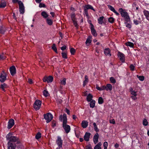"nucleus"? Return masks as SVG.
<instances>
[{
	"mask_svg": "<svg viewBox=\"0 0 149 149\" xmlns=\"http://www.w3.org/2000/svg\"><path fill=\"white\" fill-rule=\"evenodd\" d=\"M118 11L120 13L121 17L123 18V19H121V20H122L123 19L125 21L129 22H131L129 15L125 9L120 8L118 9Z\"/></svg>",
	"mask_w": 149,
	"mask_h": 149,
	"instance_id": "f257e3e1",
	"label": "nucleus"
},
{
	"mask_svg": "<svg viewBox=\"0 0 149 149\" xmlns=\"http://www.w3.org/2000/svg\"><path fill=\"white\" fill-rule=\"evenodd\" d=\"M6 139L9 140L8 142H17V143H19V141H18L19 138L18 137L12 135L10 133H9L6 136Z\"/></svg>",
	"mask_w": 149,
	"mask_h": 149,
	"instance_id": "f03ea898",
	"label": "nucleus"
},
{
	"mask_svg": "<svg viewBox=\"0 0 149 149\" xmlns=\"http://www.w3.org/2000/svg\"><path fill=\"white\" fill-rule=\"evenodd\" d=\"M67 119L65 117V118L63 120V127L65 131V132L68 134L70 130V127L69 125H67Z\"/></svg>",
	"mask_w": 149,
	"mask_h": 149,
	"instance_id": "7ed1b4c3",
	"label": "nucleus"
},
{
	"mask_svg": "<svg viewBox=\"0 0 149 149\" xmlns=\"http://www.w3.org/2000/svg\"><path fill=\"white\" fill-rule=\"evenodd\" d=\"M41 101L39 100H36L35 101L33 104V108L36 111L39 110L41 107Z\"/></svg>",
	"mask_w": 149,
	"mask_h": 149,
	"instance_id": "20e7f679",
	"label": "nucleus"
},
{
	"mask_svg": "<svg viewBox=\"0 0 149 149\" xmlns=\"http://www.w3.org/2000/svg\"><path fill=\"white\" fill-rule=\"evenodd\" d=\"M44 118L47 120V123L50 122L53 118L52 115L50 113H48L44 115Z\"/></svg>",
	"mask_w": 149,
	"mask_h": 149,
	"instance_id": "39448f33",
	"label": "nucleus"
},
{
	"mask_svg": "<svg viewBox=\"0 0 149 149\" xmlns=\"http://www.w3.org/2000/svg\"><path fill=\"white\" fill-rule=\"evenodd\" d=\"M7 74L4 70H3L0 75V81L3 82L7 79Z\"/></svg>",
	"mask_w": 149,
	"mask_h": 149,
	"instance_id": "423d86ee",
	"label": "nucleus"
},
{
	"mask_svg": "<svg viewBox=\"0 0 149 149\" xmlns=\"http://www.w3.org/2000/svg\"><path fill=\"white\" fill-rule=\"evenodd\" d=\"M53 77L52 76H49L48 77H45L43 79L44 82H47L48 83H51L53 80Z\"/></svg>",
	"mask_w": 149,
	"mask_h": 149,
	"instance_id": "0eeeda50",
	"label": "nucleus"
},
{
	"mask_svg": "<svg viewBox=\"0 0 149 149\" xmlns=\"http://www.w3.org/2000/svg\"><path fill=\"white\" fill-rule=\"evenodd\" d=\"M19 11L20 14H23L24 13V7L21 1L19 2Z\"/></svg>",
	"mask_w": 149,
	"mask_h": 149,
	"instance_id": "6e6552de",
	"label": "nucleus"
},
{
	"mask_svg": "<svg viewBox=\"0 0 149 149\" xmlns=\"http://www.w3.org/2000/svg\"><path fill=\"white\" fill-rule=\"evenodd\" d=\"M56 143L58 146V148H57L56 149H60V148L62 147L63 140L61 137L58 136L57 139L56 141Z\"/></svg>",
	"mask_w": 149,
	"mask_h": 149,
	"instance_id": "1a4fd4ad",
	"label": "nucleus"
},
{
	"mask_svg": "<svg viewBox=\"0 0 149 149\" xmlns=\"http://www.w3.org/2000/svg\"><path fill=\"white\" fill-rule=\"evenodd\" d=\"M8 149H15L16 146V144L14 143L8 142Z\"/></svg>",
	"mask_w": 149,
	"mask_h": 149,
	"instance_id": "9d476101",
	"label": "nucleus"
},
{
	"mask_svg": "<svg viewBox=\"0 0 149 149\" xmlns=\"http://www.w3.org/2000/svg\"><path fill=\"white\" fill-rule=\"evenodd\" d=\"M118 55L120 59L121 62L123 63L125 62V56L124 54L120 52H118Z\"/></svg>",
	"mask_w": 149,
	"mask_h": 149,
	"instance_id": "9b49d317",
	"label": "nucleus"
},
{
	"mask_svg": "<svg viewBox=\"0 0 149 149\" xmlns=\"http://www.w3.org/2000/svg\"><path fill=\"white\" fill-rule=\"evenodd\" d=\"M90 29L92 34L95 37L96 36H97V32L92 23L91 24Z\"/></svg>",
	"mask_w": 149,
	"mask_h": 149,
	"instance_id": "f8f14e48",
	"label": "nucleus"
},
{
	"mask_svg": "<svg viewBox=\"0 0 149 149\" xmlns=\"http://www.w3.org/2000/svg\"><path fill=\"white\" fill-rule=\"evenodd\" d=\"M14 120L12 118L10 119L8 122L7 128L8 129H10L14 125Z\"/></svg>",
	"mask_w": 149,
	"mask_h": 149,
	"instance_id": "ddd939ff",
	"label": "nucleus"
},
{
	"mask_svg": "<svg viewBox=\"0 0 149 149\" xmlns=\"http://www.w3.org/2000/svg\"><path fill=\"white\" fill-rule=\"evenodd\" d=\"M11 74L12 76H14L16 73V69L14 66H12L9 68Z\"/></svg>",
	"mask_w": 149,
	"mask_h": 149,
	"instance_id": "4468645a",
	"label": "nucleus"
},
{
	"mask_svg": "<svg viewBox=\"0 0 149 149\" xmlns=\"http://www.w3.org/2000/svg\"><path fill=\"white\" fill-rule=\"evenodd\" d=\"M103 88L107 91H111L112 89V86L111 84H107L106 86H103Z\"/></svg>",
	"mask_w": 149,
	"mask_h": 149,
	"instance_id": "2eb2a0df",
	"label": "nucleus"
},
{
	"mask_svg": "<svg viewBox=\"0 0 149 149\" xmlns=\"http://www.w3.org/2000/svg\"><path fill=\"white\" fill-rule=\"evenodd\" d=\"M8 87V85L5 83L1 84L0 86L1 90L3 91L4 92H6L7 88Z\"/></svg>",
	"mask_w": 149,
	"mask_h": 149,
	"instance_id": "dca6fc26",
	"label": "nucleus"
},
{
	"mask_svg": "<svg viewBox=\"0 0 149 149\" xmlns=\"http://www.w3.org/2000/svg\"><path fill=\"white\" fill-rule=\"evenodd\" d=\"M99 137V135L97 133H96L95 134L93 137V140L95 144L98 142Z\"/></svg>",
	"mask_w": 149,
	"mask_h": 149,
	"instance_id": "f3484780",
	"label": "nucleus"
},
{
	"mask_svg": "<svg viewBox=\"0 0 149 149\" xmlns=\"http://www.w3.org/2000/svg\"><path fill=\"white\" fill-rule=\"evenodd\" d=\"M104 52L105 55L109 56H111V50L109 48H106L104 49Z\"/></svg>",
	"mask_w": 149,
	"mask_h": 149,
	"instance_id": "a211bd4d",
	"label": "nucleus"
},
{
	"mask_svg": "<svg viewBox=\"0 0 149 149\" xmlns=\"http://www.w3.org/2000/svg\"><path fill=\"white\" fill-rule=\"evenodd\" d=\"M91 134L90 133L86 132V133L85 135L84 136V140L86 141H89V138Z\"/></svg>",
	"mask_w": 149,
	"mask_h": 149,
	"instance_id": "6ab92c4d",
	"label": "nucleus"
},
{
	"mask_svg": "<svg viewBox=\"0 0 149 149\" xmlns=\"http://www.w3.org/2000/svg\"><path fill=\"white\" fill-rule=\"evenodd\" d=\"M88 125V122L86 120H83L81 123L82 127L85 128L87 127Z\"/></svg>",
	"mask_w": 149,
	"mask_h": 149,
	"instance_id": "aec40b11",
	"label": "nucleus"
},
{
	"mask_svg": "<svg viewBox=\"0 0 149 149\" xmlns=\"http://www.w3.org/2000/svg\"><path fill=\"white\" fill-rule=\"evenodd\" d=\"M104 16L100 17L97 19L98 23L99 24H102L103 23H104L103 22V19L104 18Z\"/></svg>",
	"mask_w": 149,
	"mask_h": 149,
	"instance_id": "412c9836",
	"label": "nucleus"
},
{
	"mask_svg": "<svg viewBox=\"0 0 149 149\" xmlns=\"http://www.w3.org/2000/svg\"><path fill=\"white\" fill-rule=\"evenodd\" d=\"M41 15L43 18L46 19L49 16V15L47 13V12L45 11H43L41 12Z\"/></svg>",
	"mask_w": 149,
	"mask_h": 149,
	"instance_id": "4be33fe9",
	"label": "nucleus"
},
{
	"mask_svg": "<svg viewBox=\"0 0 149 149\" xmlns=\"http://www.w3.org/2000/svg\"><path fill=\"white\" fill-rule=\"evenodd\" d=\"M46 21L47 24L49 26L52 25L53 24V20L49 18H47Z\"/></svg>",
	"mask_w": 149,
	"mask_h": 149,
	"instance_id": "5701e85b",
	"label": "nucleus"
},
{
	"mask_svg": "<svg viewBox=\"0 0 149 149\" xmlns=\"http://www.w3.org/2000/svg\"><path fill=\"white\" fill-rule=\"evenodd\" d=\"M65 117L66 118H67V116L66 114L64 113L63 114V116L62 114H61L60 115L59 117V120L60 121H63V120H64V119L65 118Z\"/></svg>",
	"mask_w": 149,
	"mask_h": 149,
	"instance_id": "b1692460",
	"label": "nucleus"
},
{
	"mask_svg": "<svg viewBox=\"0 0 149 149\" xmlns=\"http://www.w3.org/2000/svg\"><path fill=\"white\" fill-rule=\"evenodd\" d=\"M88 10L89 9H91L94 11H95V9L93 8V7L91 5L89 4L86 5L84 7Z\"/></svg>",
	"mask_w": 149,
	"mask_h": 149,
	"instance_id": "393cba45",
	"label": "nucleus"
},
{
	"mask_svg": "<svg viewBox=\"0 0 149 149\" xmlns=\"http://www.w3.org/2000/svg\"><path fill=\"white\" fill-rule=\"evenodd\" d=\"M5 28L3 26H0V33L1 34H4L6 31Z\"/></svg>",
	"mask_w": 149,
	"mask_h": 149,
	"instance_id": "a878e982",
	"label": "nucleus"
},
{
	"mask_svg": "<svg viewBox=\"0 0 149 149\" xmlns=\"http://www.w3.org/2000/svg\"><path fill=\"white\" fill-rule=\"evenodd\" d=\"M6 3L5 1H1L0 3V8L5 7L6 6Z\"/></svg>",
	"mask_w": 149,
	"mask_h": 149,
	"instance_id": "bb28decb",
	"label": "nucleus"
},
{
	"mask_svg": "<svg viewBox=\"0 0 149 149\" xmlns=\"http://www.w3.org/2000/svg\"><path fill=\"white\" fill-rule=\"evenodd\" d=\"M93 97V96L91 94H89L86 98L88 102H90L92 100Z\"/></svg>",
	"mask_w": 149,
	"mask_h": 149,
	"instance_id": "cd10ccee",
	"label": "nucleus"
},
{
	"mask_svg": "<svg viewBox=\"0 0 149 149\" xmlns=\"http://www.w3.org/2000/svg\"><path fill=\"white\" fill-rule=\"evenodd\" d=\"M88 82V79L87 76L86 75L85 77V80L83 82V86L84 87Z\"/></svg>",
	"mask_w": 149,
	"mask_h": 149,
	"instance_id": "c85d7f7f",
	"label": "nucleus"
},
{
	"mask_svg": "<svg viewBox=\"0 0 149 149\" xmlns=\"http://www.w3.org/2000/svg\"><path fill=\"white\" fill-rule=\"evenodd\" d=\"M143 13L146 19L148 20V18L149 17V12L148 10H145L143 11Z\"/></svg>",
	"mask_w": 149,
	"mask_h": 149,
	"instance_id": "c756f323",
	"label": "nucleus"
},
{
	"mask_svg": "<svg viewBox=\"0 0 149 149\" xmlns=\"http://www.w3.org/2000/svg\"><path fill=\"white\" fill-rule=\"evenodd\" d=\"M125 45L127 46H129L131 47H134V43L130 42H128L126 43Z\"/></svg>",
	"mask_w": 149,
	"mask_h": 149,
	"instance_id": "7c9ffc66",
	"label": "nucleus"
},
{
	"mask_svg": "<svg viewBox=\"0 0 149 149\" xmlns=\"http://www.w3.org/2000/svg\"><path fill=\"white\" fill-rule=\"evenodd\" d=\"M129 22L125 21L124 22V24H125L126 26L129 29H130L132 27V25L130 23H129ZM130 23V22H129Z\"/></svg>",
	"mask_w": 149,
	"mask_h": 149,
	"instance_id": "2f4dec72",
	"label": "nucleus"
},
{
	"mask_svg": "<svg viewBox=\"0 0 149 149\" xmlns=\"http://www.w3.org/2000/svg\"><path fill=\"white\" fill-rule=\"evenodd\" d=\"M102 145V143L101 142H99L98 144L96 145L94 148V149H101L100 146Z\"/></svg>",
	"mask_w": 149,
	"mask_h": 149,
	"instance_id": "473e14b6",
	"label": "nucleus"
},
{
	"mask_svg": "<svg viewBox=\"0 0 149 149\" xmlns=\"http://www.w3.org/2000/svg\"><path fill=\"white\" fill-rule=\"evenodd\" d=\"M90 103V107L91 108H94L95 106V101L94 100H92Z\"/></svg>",
	"mask_w": 149,
	"mask_h": 149,
	"instance_id": "72a5a7b5",
	"label": "nucleus"
},
{
	"mask_svg": "<svg viewBox=\"0 0 149 149\" xmlns=\"http://www.w3.org/2000/svg\"><path fill=\"white\" fill-rule=\"evenodd\" d=\"M115 20V19L112 17H110L108 19V22L111 23H114Z\"/></svg>",
	"mask_w": 149,
	"mask_h": 149,
	"instance_id": "f704fd0d",
	"label": "nucleus"
},
{
	"mask_svg": "<svg viewBox=\"0 0 149 149\" xmlns=\"http://www.w3.org/2000/svg\"><path fill=\"white\" fill-rule=\"evenodd\" d=\"M52 49L56 53H57V49L55 44H53L52 46Z\"/></svg>",
	"mask_w": 149,
	"mask_h": 149,
	"instance_id": "c9c22d12",
	"label": "nucleus"
},
{
	"mask_svg": "<svg viewBox=\"0 0 149 149\" xmlns=\"http://www.w3.org/2000/svg\"><path fill=\"white\" fill-rule=\"evenodd\" d=\"M104 102V100L102 97H99L98 99V103L100 104H102Z\"/></svg>",
	"mask_w": 149,
	"mask_h": 149,
	"instance_id": "e433bc0d",
	"label": "nucleus"
},
{
	"mask_svg": "<svg viewBox=\"0 0 149 149\" xmlns=\"http://www.w3.org/2000/svg\"><path fill=\"white\" fill-rule=\"evenodd\" d=\"M109 79L111 82L112 83L115 84L116 82V79L113 77H110Z\"/></svg>",
	"mask_w": 149,
	"mask_h": 149,
	"instance_id": "4c0bfd02",
	"label": "nucleus"
},
{
	"mask_svg": "<svg viewBox=\"0 0 149 149\" xmlns=\"http://www.w3.org/2000/svg\"><path fill=\"white\" fill-rule=\"evenodd\" d=\"M93 125L94 126V130L96 132H97L99 131V130L98 129L96 124L95 123H93Z\"/></svg>",
	"mask_w": 149,
	"mask_h": 149,
	"instance_id": "58836bf2",
	"label": "nucleus"
},
{
	"mask_svg": "<svg viewBox=\"0 0 149 149\" xmlns=\"http://www.w3.org/2000/svg\"><path fill=\"white\" fill-rule=\"evenodd\" d=\"M62 57L65 59H67L68 58L67 54L65 52H62L61 53Z\"/></svg>",
	"mask_w": 149,
	"mask_h": 149,
	"instance_id": "ea45409f",
	"label": "nucleus"
},
{
	"mask_svg": "<svg viewBox=\"0 0 149 149\" xmlns=\"http://www.w3.org/2000/svg\"><path fill=\"white\" fill-rule=\"evenodd\" d=\"M136 76L141 81H143L144 80V77L143 76H139V75H137Z\"/></svg>",
	"mask_w": 149,
	"mask_h": 149,
	"instance_id": "a19ab883",
	"label": "nucleus"
},
{
	"mask_svg": "<svg viewBox=\"0 0 149 149\" xmlns=\"http://www.w3.org/2000/svg\"><path fill=\"white\" fill-rule=\"evenodd\" d=\"M71 17L72 21H75V15L74 13H72L71 15Z\"/></svg>",
	"mask_w": 149,
	"mask_h": 149,
	"instance_id": "79ce46f5",
	"label": "nucleus"
},
{
	"mask_svg": "<svg viewBox=\"0 0 149 149\" xmlns=\"http://www.w3.org/2000/svg\"><path fill=\"white\" fill-rule=\"evenodd\" d=\"M129 68L130 70L132 71H134L135 70V66L133 64H130Z\"/></svg>",
	"mask_w": 149,
	"mask_h": 149,
	"instance_id": "37998d69",
	"label": "nucleus"
},
{
	"mask_svg": "<svg viewBox=\"0 0 149 149\" xmlns=\"http://www.w3.org/2000/svg\"><path fill=\"white\" fill-rule=\"evenodd\" d=\"M84 7V13L86 15V16L88 18V10L87 9H86V8Z\"/></svg>",
	"mask_w": 149,
	"mask_h": 149,
	"instance_id": "c03bdc74",
	"label": "nucleus"
},
{
	"mask_svg": "<svg viewBox=\"0 0 149 149\" xmlns=\"http://www.w3.org/2000/svg\"><path fill=\"white\" fill-rule=\"evenodd\" d=\"M108 7L110 10L113 12L115 10L114 7L110 5H108Z\"/></svg>",
	"mask_w": 149,
	"mask_h": 149,
	"instance_id": "a18cd8bd",
	"label": "nucleus"
},
{
	"mask_svg": "<svg viewBox=\"0 0 149 149\" xmlns=\"http://www.w3.org/2000/svg\"><path fill=\"white\" fill-rule=\"evenodd\" d=\"M75 52V50L74 48H72L70 49V52L72 55H74Z\"/></svg>",
	"mask_w": 149,
	"mask_h": 149,
	"instance_id": "49530a36",
	"label": "nucleus"
},
{
	"mask_svg": "<svg viewBox=\"0 0 149 149\" xmlns=\"http://www.w3.org/2000/svg\"><path fill=\"white\" fill-rule=\"evenodd\" d=\"M41 137V134L39 132H38L36 136V138L38 139H40Z\"/></svg>",
	"mask_w": 149,
	"mask_h": 149,
	"instance_id": "de8ad7c7",
	"label": "nucleus"
},
{
	"mask_svg": "<svg viewBox=\"0 0 149 149\" xmlns=\"http://www.w3.org/2000/svg\"><path fill=\"white\" fill-rule=\"evenodd\" d=\"M132 95L131 96V97L132 99L134 100H135L137 99V97H136L137 95L136 94H131Z\"/></svg>",
	"mask_w": 149,
	"mask_h": 149,
	"instance_id": "09e8293b",
	"label": "nucleus"
},
{
	"mask_svg": "<svg viewBox=\"0 0 149 149\" xmlns=\"http://www.w3.org/2000/svg\"><path fill=\"white\" fill-rule=\"evenodd\" d=\"M103 86H102L101 87H100L98 86L97 85H96V89L99 91H101L104 90V89L103 88Z\"/></svg>",
	"mask_w": 149,
	"mask_h": 149,
	"instance_id": "8fccbe9b",
	"label": "nucleus"
},
{
	"mask_svg": "<svg viewBox=\"0 0 149 149\" xmlns=\"http://www.w3.org/2000/svg\"><path fill=\"white\" fill-rule=\"evenodd\" d=\"M148 122L146 119H144L143 120V124L144 126H147L148 125Z\"/></svg>",
	"mask_w": 149,
	"mask_h": 149,
	"instance_id": "3c124183",
	"label": "nucleus"
},
{
	"mask_svg": "<svg viewBox=\"0 0 149 149\" xmlns=\"http://www.w3.org/2000/svg\"><path fill=\"white\" fill-rule=\"evenodd\" d=\"M5 58L6 57L3 54L0 55V60L1 59L4 60L5 59Z\"/></svg>",
	"mask_w": 149,
	"mask_h": 149,
	"instance_id": "603ef678",
	"label": "nucleus"
},
{
	"mask_svg": "<svg viewBox=\"0 0 149 149\" xmlns=\"http://www.w3.org/2000/svg\"><path fill=\"white\" fill-rule=\"evenodd\" d=\"M66 79L64 78L61 82V84L63 85H65L66 84Z\"/></svg>",
	"mask_w": 149,
	"mask_h": 149,
	"instance_id": "864d4df0",
	"label": "nucleus"
},
{
	"mask_svg": "<svg viewBox=\"0 0 149 149\" xmlns=\"http://www.w3.org/2000/svg\"><path fill=\"white\" fill-rule=\"evenodd\" d=\"M103 146L104 147V149H107L108 143L107 142H105L104 143Z\"/></svg>",
	"mask_w": 149,
	"mask_h": 149,
	"instance_id": "5fc2aeb1",
	"label": "nucleus"
},
{
	"mask_svg": "<svg viewBox=\"0 0 149 149\" xmlns=\"http://www.w3.org/2000/svg\"><path fill=\"white\" fill-rule=\"evenodd\" d=\"M90 37H89V38H87L86 41V44H88V43H91V40L89 38Z\"/></svg>",
	"mask_w": 149,
	"mask_h": 149,
	"instance_id": "6e6d98bb",
	"label": "nucleus"
},
{
	"mask_svg": "<svg viewBox=\"0 0 149 149\" xmlns=\"http://www.w3.org/2000/svg\"><path fill=\"white\" fill-rule=\"evenodd\" d=\"M52 123V127H54L56 126V122L55 121L53 120Z\"/></svg>",
	"mask_w": 149,
	"mask_h": 149,
	"instance_id": "4d7b16f0",
	"label": "nucleus"
},
{
	"mask_svg": "<svg viewBox=\"0 0 149 149\" xmlns=\"http://www.w3.org/2000/svg\"><path fill=\"white\" fill-rule=\"evenodd\" d=\"M40 3L39 4V6L40 8H42V7L45 8V7L46 6L45 4H44V3Z\"/></svg>",
	"mask_w": 149,
	"mask_h": 149,
	"instance_id": "13d9d810",
	"label": "nucleus"
},
{
	"mask_svg": "<svg viewBox=\"0 0 149 149\" xmlns=\"http://www.w3.org/2000/svg\"><path fill=\"white\" fill-rule=\"evenodd\" d=\"M132 6L133 7H136V10H138L139 9L138 6L135 3H134L132 4Z\"/></svg>",
	"mask_w": 149,
	"mask_h": 149,
	"instance_id": "bf43d9fd",
	"label": "nucleus"
},
{
	"mask_svg": "<svg viewBox=\"0 0 149 149\" xmlns=\"http://www.w3.org/2000/svg\"><path fill=\"white\" fill-rule=\"evenodd\" d=\"M133 21L134 23L136 25H138L139 24V22L137 20L134 19Z\"/></svg>",
	"mask_w": 149,
	"mask_h": 149,
	"instance_id": "052dcab7",
	"label": "nucleus"
},
{
	"mask_svg": "<svg viewBox=\"0 0 149 149\" xmlns=\"http://www.w3.org/2000/svg\"><path fill=\"white\" fill-rule=\"evenodd\" d=\"M72 22L75 26L76 27H78V25L77 24V22L75 20L73 21Z\"/></svg>",
	"mask_w": 149,
	"mask_h": 149,
	"instance_id": "680f3d73",
	"label": "nucleus"
},
{
	"mask_svg": "<svg viewBox=\"0 0 149 149\" xmlns=\"http://www.w3.org/2000/svg\"><path fill=\"white\" fill-rule=\"evenodd\" d=\"M86 149H92L91 145H89L87 146H86Z\"/></svg>",
	"mask_w": 149,
	"mask_h": 149,
	"instance_id": "e2e57ef3",
	"label": "nucleus"
},
{
	"mask_svg": "<svg viewBox=\"0 0 149 149\" xmlns=\"http://www.w3.org/2000/svg\"><path fill=\"white\" fill-rule=\"evenodd\" d=\"M67 46H65V45H64L62 47L61 49L62 50H64L65 49H66Z\"/></svg>",
	"mask_w": 149,
	"mask_h": 149,
	"instance_id": "0e129e2a",
	"label": "nucleus"
},
{
	"mask_svg": "<svg viewBox=\"0 0 149 149\" xmlns=\"http://www.w3.org/2000/svg\"><path fill=\"white\" fill-rule=\"evenodd\" d=\"M28 82L30 84H32L33 83L32 80L31 79H28Z\"/></svg>",
	"mask_w": 149,
	"mask_h": 149,
	"instance_id": "69168bd1",
	"label": "nucleus"
},
{
	"mask_svg": "<svg viewBox=\"0 0 149 149\" xmlns=\"http://www.w3.org/2000/svg\"><path fill=\"white\" fill-rule=\"evenodd\" d=\"M110 123L113 124H115V120L114 119H112L111 120H110Z\"/></svg>",
	"mask_w": 149,
	"mask_h": 149,
	"instance_id": "338daca9",
	"label": "nucleus"
},
{
	"mask_svg": "<svg viewBox=\"0 0 149 149\" xmlns=\"http://www.w3.org/2000/svg\"><path fill=\"white\" fill-rule=\"evenodd\" d=\"M19 1L18 0H12V2L14 3H18L19 4Z\"/></svg>",
	"mask_w": 149,
	"mask_h": 149,
	"instance_id": "774afa93",
	"label": "nucleus"
}]
</instances>
